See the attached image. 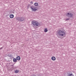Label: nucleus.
Here are the masks:
<instances>
[{
  "label": "nucleus",
  "instance_id": "1",
  "mask_svg": "<svg viewBox=\"0 0 76 76\" xmlns=\"http://www.w3.org/2000/svg\"><path fill=\"white\" fill-rule=\"evenodd\" d=\"M58 34V37L59 36H61V37H62L63 36H64V35H65V32L63 31L60 30H59L57 32Z\"/></svg>",
  "mask_w": 76,
  "mask_h": 76
},
{
  "label": "nucleus",
  "instance_id": "2",
  "mask_svg": "<svg viewBox=\"0 0 76 76\" xmlns=\"http://www.w3.org/2000/svg\"><path fill=\"white\" fill-rule=\"evenodd\" d=\"M33 28H36L37 26H38V23L35 21H33L32 22Z\"/></svg>",
  "mask_w": 76,
  "mask_h": 76
},
{
  "label": "nucleus",
  "instance_id": "3",
  "mask_svg": "<svg viewBox=\"0 0 76 76\" xmlns=\"http://www.w3.org/2000/svg\"><path fill=\"white\" fill-rule=\"evenodd\" d=\"M31 5L30 4H28L27 6V9H29V7H30L32 11L33 12H35L36 10H37L35 8V7L34 6H30Z\"/></svg>",
  "mask_w": 76,
  "mask_h": 76
},
{
  "label": "nucleus",
  "instance_id": "4",
  "mask_svg": "<svg viewBox=\"0 0 76 76\" xmlns=\"http://www.w3.org/2000/svg\"><path fill=\"white\" fill-rule=\"evenodd\" d=\"M17 20L18 21H20V22H22L24 20V18L23 17H19L17 18Z\"/></svg>",
  "mask_w": 76,
  "mask_h": 76
},
{
  "label": "nucleus",
  "instance_id": "5",
  "mask_svg": "<svg viewBox=\"0 0 76 76\" xmlns=\"http://www.w3.org/2000/svg\"><path fill=\"white\" fill-rule=\"evenodd\" d=\"M66 15L68 17L72 18V17H73V14H72L71 13H66Z\"/></svg>",
  "mask_w": 76,
  "mask_h": 76
},
{
  "label": "nucleus",
  "instance_id": "6",
  "mask_svg": "<svg viewBox=\"0 0 76 76\" xmlns=\"http://www.w3.org/2000/svg\"><path fill=\"white\" fill-rule=\"evenodd\" d=\"M12 69H17V67L14 66V65H12Z\"/></svg>",
  "mask_w": 76,
  "mask_h": 76
},
{
  "label": "nucleus",
  "instance_id": "7",
  "mask_svg": "<svg viewBox=\"0 0 76 76\" xmlns=\"http://www.w3.org/2000/svg\"><path fill=\"white\" fill-rule=\"evenodd\" d=\"M51 59L52 60H53V61H55V60H56V57H54V56H53L51 58Z\"/></svg>",
  "mask_w": 76,
  "mask_h": 76
},
{
  "label": "nucleus",
  "instance_id": "8",
  "mask_svg": "<svg viewBox=\"0 0 76 76\" xmlns=\"http://www.w3.org/2000/svg\"><path fill=\"white\" fill-rule=\"evenodd\" d=\"M16 59L17 60H18V61L19 60H20V57L19 56H18L16 57Z\"/></svg>",
  "mask_w": 76,
  "mask_h": 76
},
{
  "label": "nucleus",
  "instance_id": "9",
  "mask_svg": "<svg viewBox=\"0 0 76 76\" xmlns=\"http://www.w3.org/2000/svg\"><path fill=\"white\" fill-rule=\"evenodd\" d=\"M10 18H13L14 17V15L13 14H10Z\"/></svg>",
  "mask_w": 76,
  "mask_h": 76
},
{
  "label": "nucleus",
  "instance_id": "10",
  "mask_svg": "<svg viewBox=\"0 0 76 76\" xmlns=\"http://www.w3.org/2000/svg\"><path fill=\"white\" fill-rule=\"evenodd\" d=\"M67 76H74L73 74L69 73L68 74Z\"/></svg>",
  "mask_w": 76,
  "mask_h": 76
},
{
  "label": "nucleus",
  "instance_id": "11",
  "mask_svg": "<svg viewBox=\"0 0 76 76\" xmlns=\"http://www.w3.org/2000/svg\"><path fill=\"white\" fill-rule=\"evenodd\" d=\"M13 61L16 63V62H17V59H16V58H14L13 59Z\"/></svg>",
  "mask_w": 76,
  "mask_h": 76
},
{
  "label": "nucleus",
  "instance_id": "12",
  "mask_svg": "<svg viewBox=\"0 0 76 76\" xmlns=\"http://www.w3.org/2000/svg\"><path fill=\"white\" fill-rule=\"evenodd\" d=\"M15 73H19V70L16 69L15 71Z\"/></svg>",
  "mask_w": 76,
  "mask_h": 76
},
{
  "label": "nucleus",
  "instance_id": "13",
  "mask_svg": "<svg viewBox=\"0 0 76 76\" xmlns=\"http://www.w3.org/2000/svg\"><path fill=\"white\" fill-rule=\"evenodd\" d=\"M34 5L35 6H37L38 5V4L37 2H36L34 4Z\"/></svg>",
  "mask_w": 76,
  "mask_h": 76
},
{
  "label": "nucleus",
  "instance_id": "14",
  "mask_svg": "<svg viewBox=\"0 0 76 76\" xmlns=\"http://www.w3.org/2000/svg\"><path fill=\"white\" fill-rule=\"evenodd\" d=\"M44 32H48V30H47V28H46L45 29Z\"/></svg>",
  "mask_w": 76,
  "mask_h": 76
},
{
  "label": "nucleus",
  "instance_id": "15",
  "mask_svg": "<svg viewBox=\"0 0 76 76\" xmlns=\"http://www.w3.org/2000/svg\"><path fill=\"white\" fill-rule=\"evenodd\" d=\"M8 57H10V58H12V55H9Z\"/></svg>",
  "mask_w": 76,
  "mask_h": 76
},
{
  "label": "nucleus",
  "instance_id": "16",
  "mask_svg": "<svg viewBox=\"0 0 76 76\" xmlns=\"http://www.w3.org/2000/svg\"><path fill=\"white\" fill-rule=\"evenodd\" d=\"M30 3L31 4H33V2H32V1H31L30 2Z\"/></svg>",
  "mask_w": 76,
  "mask_h": 76
},
{
  "label": "nucleus",
  "instance_id": "17",
  "mask_svg": "<svg viewBox=\"0 0 76 76\" xmlns=\"http://www.w3.org/2000/svg\"><path fill=\"white\" fill-rule=\"evenodd\" d=\"M3 47L0 48V50H2V49H3Z\"/></svg>",
  "mask_w": 76,
  "mask_h": 76
},
{
  "label": "nucleus",
  "instance_id": "18",
  "mask_svg": "<svg viewBox=\"0 0 76 76\" xmlns=\"http://www.w3.org/2000/svg\"><path fill=\"white\" fill-rule=\"evenodd\" d=\"M69 18H68L66 19V20H69Z\"/></svg>",
  "mask_w": 76,
  "mask_h": 76
},
{
  "label": "nucleus",
  "instance_id": "19",
  "mask_svg": "<svg viewBox=\"0 0 76 76\" xmlns=\"http://www.w3.org/2000/svg\"><path fill=\"white\" fill-rule=\"evenodd\" d=\"M31 76H36L35 75H32Z\"/></svg>",
  "mask_w": 76,
  "mask_h": 76
},
{
  "label": "nucleus",
  "instance_id": "20",
  "mask_svg": "<svg viewBox=\"0 0 76 76\" xmlns=\"http://www.w3.org/2000/svg\"><path fill=\"white\" fill-rule=\"evenodd\" d=\"M10 55L8 54V55H7V56H8V57H9V56Z\"/></svg>",
  "mask_w": 76,
  "mask_h": 76
},
{
  "label": "nucleus",
  "instance_id": "21",
  "mask_svg": "<svg viewBox=\"0 0 76 76\" xmlns=\"http://www.w3.org/2000/svg\"><path fill=\"white\" fill-rule=\"evenodd\" d=\"M38 25H39V23H38Z\"/></svg>",
  "mask_w": 76,
  "mask_h": 76
},
{
  "label": "nucleus",
  "instance_id": "22",
  "mask_svg": "<svg viewBox=\"0 0 76 76\" xmlns=\"http://www.w3.org/2000/svg\"><path fill=\"white\" fill-rule=\"evenodd\" d=\"M75 76H76V75Z\"/></svg>",
  "mask_w": 76,
  "mask_h": 76
}]
</instances>
